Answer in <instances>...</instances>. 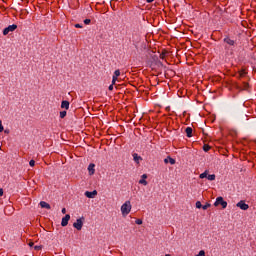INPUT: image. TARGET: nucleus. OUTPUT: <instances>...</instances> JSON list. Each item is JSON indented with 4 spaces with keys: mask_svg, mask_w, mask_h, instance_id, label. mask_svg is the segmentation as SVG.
<instances>
[{
    "mask_svg": "<svg viewBox=\"0 0 256 256\" xmlns=\"http://www.w3.org/2000/svg\"><path fill=\"white\" fill-rule=\"evenodd\" d=\"M131 201L127 200L125 203L122 204L121 206V213L123 217H127V215H129V213H131Z\"/></svg>",
    "mask_w": 256,
    "mask_h": 256,
    "instance_id": "1",
    "label": "nucleus"
},
{
    "mask_svg": "<svg viewBox=\"0 0 256 256\" xmlns=\"http://www.w3.org/2000/svg\"><path fill=\"white\" fill-rule=\"evenodd\" d=\"M200 179H208V181H215L216 175L215 174H209V170H205L203 173L199 175Z\"/></svg>",
    "mask_w": 256,
    "mask_h": 256,
    "instance_id": "2",
    "label": "nucleus"
},
{
    "mask_svg": "<svg viewBox=\"0 0 256 256\" xmlns=\"http://www.w3.org/2000/svg\"><path fill=\"white\" fill-rule=\"evenodd\" d=\"M219 205L222 206V209H227V201L223 199V197L216 198V201L214 203V207H219Z\"/></svg>",
    "mask_w": 256,
    "mask_h": 256,
    "instance_id": "3",
    "label": "nucleus"
},
{
    "mask_svg": "<svg viewBox=\"0 0 256 256\" xmlns=\"http://www.w3.org/2000/svg\"><path fill=\"white\" fill-rule=\"evenodd\" d=\"M16 29H17V24L9 25L3 30V35H9V33H13V31H15Z\"/></svg>",
    "mask_w": 256,
    "mask_h": 256,
    "instance_id": "4",
    "label": "nucleus"
},
{
    "mask_svg": "<svg viewBox=\"0 0 256 256\" xmlns=\"http://www.w3.org/2000/svg\"><path fill=\"white\" fill-rule=\"evenodd\" d=\"M83 219L84 218H78L76 222L73 223V227L77 229V231H81V229H83Z\"/></svg>",
    "mask_w": 256,
    "mask_h": 256,
    "instance_id": "5",
    "label": "nucleus"
},
{
    "mask_svg": "<svg viewBox=\"0 0 256 256\" xmlns=\"http://www.w3.org/2000/svg\"><path fill=\"white\" fill-rule=\"evenodd\" d=\"M236 207H239L242 211H247V209H249V204L245 203V200H241L236 204Z\"/></svg>",
    "mask_w": 256,
    "mask_h": 256,
    "instance_id": "6",
    "label": "nucleus"
},
{
    "mask_svg": "<svg viewBox=\"0 0 256 256\" xmlns=\"http://www.w3.org/2000/svg\"><path fill=\"white\" fill-rule=\"evenodd\" d=\"M121 76V70L117 69L114 71V74L112 76V83L113 85H115V83H117L118 77Z\"/></svg>",
    "mask_w": 256,
    "mask_h": 256,
    "instance_id": "7",
    "label": "nucleus"
},
{
    "mask_svg": "<svg viewBox=\"0 0 256 256\" xmlns=\"http://www.w3.org/2000/svg\"><path fill=\"white\" fill-rule=\"evenodd\" d=\"M70 219H71V215L66 214L65 217L62 218L61 226L62 227H67V225H69V220Z\"/></svg>",
    "mask_w": 256,
    "mask_h": 256,
    "instance_id": "8",
    "label": "nucleus"
},
{
    "mask_svg": "<svg viewBox=\"0 0 256 256\" xmlns=\"http://www.w3.org/2000/svg\"><path fill=\"white\" fill-rule=\"evenodd\" d=\"M97 195V190H93L92 192L86 191L85 192V197H87L88 199H95Z\"/></svg>",
    "mask_w": 256,
    "mask_h": 256,
    "instance_id": "9",
    "label": "nucleus"
},
{
    "mask_svg": "<svg viewBox=\"0 0 256 256\" xmlns=\"http://www.w3.org/2000/svg\"><path fill=\"white\" fill-rule=\"evenodd\" d=\"M224 43H226L230 47H235V40H233L229 37L224 38Z\"/></svg>",
    "mask_w": 256,
    "mask_h": 256,
    "instance_id": "10",
    "label": "nucleus"
},
{
    "mask_svg": "<svg viewBox=\"0 0 256 256\" xmlns=\"http://www.w3.org/2000/svg\"><path fill=\"white\" fill-rule=\"evenodd\" d=\"M147 174H143L142 176H141V179L139 180V184L140 185H144L145 187H146V185H148V182H147Z\"/></svg>",
    "mask_w": 256,
    "mask_h": 256,
    "instance_id": "11",
    "label": "nucleus"
},
{
    "mask_svg": "<svg viewBox=\"0 0 256 256\" xmlns=\"http://www.w3.org/2000/svg\"><path fill=\"white\" fill-rule=\"evenodd\" d=\"M89 175H95V164L91 163L88 166Z\"/></svg>",
    "mask_w": 256,
    "mask_h": 256,
    "instance_id": "12",
    "label": "nucleus"
},
{
    "mask_svg": "<svg viewBox=\"0 0 256 256\" xmlns=\"http://www.w3.org/2000/svg\"><path fill=\"white\" fill-rule=\"evenodd\" d=\"M185 133H186V136H187V137H189V138L193 137V128L187 127V128L185 129Z\"/></svg>",
    "mask_w": 256,
    "mask_h": 256,
    "instance_id": "13",
    "label": "nucleus"
},
{
    "mask_svg": "<svg viewBox=\"0 0 256 256\" xmlns=\"http://www.w3.org/2000/svg\"><path fill=\"white\" fill-rule=\"evenodd\" d=\"M61 109H66V111L69 110V101L63 100L61 102Z\"/></svg>",
    "mask_w": 256,
    "mask_h": 256,
    "instance_id": "14",
    "label": "nucleus"
},
{
    "mask_svg": "<svg viewBox=\"0 0 256 256\" xmlns=\"http://www.w3.org/2000/svg\"><path fill=\"white\" fill-rule=\"evenodd\" d=\"M133 159H134L135 163H137V165H139V162L143 160V158H141V156H139V154H137V153L133 154Z\"/></svg>",
    "mask_w": 256,
    "mask_h": 256,
    "instance_id": "15",
    "label": "nucleus"
},
{
    "mask_svg": "<svg viewBox=\"0 0 256 256\" xmlns=\"http://www.w3.org/2000/svg\"><path fill=\"white\" fill-rule=\"evenodd\" d=\"M40 207L42 209H51V205L49 203L45 202V201L40 202Z\"/></svg>",
    "mask_w": 256,
    "mask_h": 256,
    "instance_id": "16",
    "label": "nucleus"
},
{
    "mask_svg": "<svg viewBox=\"0 0 256 256\" xmlns=\"http://www.w3.org/2000/svg\"><path fill=\"white\" fill-rule=\"evenodd\" d=\"M67 117V111H61L60 112V119H65Z\"/></svg>",
    "mask_w": 256,
    "mask_h": 256,
    "instance_id": "17",
    "label": "nucleus"
},
{
    "mask_svg": "<svg viewBox=\"0 0 256 256\" xmlns=\"http://www.w3.org/2000/svg\"><path fill=\"white\" fill-rule=\"evenodd\" d=\"M203 208V204H201V201L196 202V209H201Z\"/></svg>",
    "mask_w": 256,
    "mask_h": 256,
    "instance_id": "18",
    "label": "nucleus"
},
{
    "mask_svg": "<svg viewBox=\"0 0 256 256\" xmlns=\"http://www.w3.org/2000/svg\"><path fill=\"white\" fill-rule=\"evenodd\" d=\"M209 207H211V204H210V203H207V204H205V205L202 206V209H203L204 211H207V209H209Z\"/></svg>",
    "mask_w": 256,
    "mask_h": 256,
    "instance_id": "19",
    "label": "nucleus"
},
{
    "mask_svg": "<svg viewBox=\"0 0 256 256\" xmlns=\"http://www.w3.org/2000/svg\"><path fill=\"white\" fill-rule=\"evenodd\" d=\"M203 149H204V151L207 153V151H210L211 146H209V145H204V146H203Z\"/></svg>",
    "mask_w": 256,
    "mask_h": 256,
    "instance_id": "20",
    "label": "nucleus"
},
{
    "mask_svg": "<svg viewBox=\"0 0 256 256\" xmlns=\"http://www.w3.org/2000/svg\"><path fill=\"white\" fill-rule=\"evenodd\" d=\"M243 89L246 91L247 89H249V83L244 82L243 83Z\"/></svg>",
    "mask_w": 256,
    "mask_h": 256,
    "instance_id": "21",
    "label": "nucleus"
},
{
    "mask_svg": "<svg viewBox=\"0 0 256 256\" xmlns=\"http://www.w3.org/2000/svg\"><path fill=\"white\" fill-rule=\"evenodd\" d=\"M245 75H247V71L241 70L240 71V77H245Z\"/></svg>",
    "mask_w": 256,
    "mask_h": 256,
    "instance_id": "22",
    "label": "nucleus"
},
{
    "mask_svg": "<svg viewBox=\"0 0 256 256\" xmlns=\"http://www.w3.org/2000/svg\"><path fill=\"white\" fill-rule=\"evenodd\" d=\"M135 223H136V225H143V220L137 219V220L135 221Z\"/></svg>",
    "mask_w": 256,
    "mask_h": 256,
    "instance_id": "23",
    "label": "nucleus"
},
{
    "mask_svg": "<svg viewBox=\"0 0 256 256\" xmlns=\"http://www.w3.org/2000/svg\"><path fill=\"white\" fill-rule=\"evenodd\" d=\"M169 163L170 165H175V159L169 157Z\"/></svg>",
    "mask_w": 256,
    "mask_h": 256,
    "instance_id": "24",
    "label": "nucleus"
},
{
    "mask_svg": "<svg viewBox=\"0 0 256 256\" xmlns=\"http://www.w3.org/2000/svg\"><path fill=\"white\" fill-rule=\"evenodd\" d=\"M74 27L76 29H83V25H81V24H75Z\"/></svg>",
    "mask_w": 256,
    "mask_h": 256,
    "instance_id": "25",
    "label": "nucleus"
},
{
    "mask_svg": "<svg viewBox=\"0 0 256 256\" xmlns=\"http://www.w3.org/2000/svg\"><path fill=\"white\" fill-rule=\"evenodd\" d=\"M29 165L30 167H35V160H30Z\"/></svg>",
    "mask_w": 256,
    "mask_h": 256,
    "instance_id": "26",
    "label": "nucleus"
},
{
    "mask_svg": "<svg viewBox=\"0 0 256 256\" xmlns=\"http://www.w3.org/2000/svg\"><path fill=\"white\" fill-rule=\"evenodd\" d=\"M90 23H91V19H85V20H84V24H85V25H89Z\"/></svg>",
    "mask_w": 256,
    "mask_h": 256,
    "instance_id": "27",
    "label": "nucleus"
},
{
    "mask_svg": "<svg viewBox=\"0 0 256 256\" xmlns=\"http://www.w3.org/2000/svg\"><path fill=\"white\" fill-rule=\"evenodd\" d=\"M3 123L1 122V120H0V133H3Z\"/></svg>",
    "mask_w": 256,
    "mask_h": 256,
    "instance_id": "28",
    "label": "nucleus"
},
{
    "mask_svg": "<svg viewBox=\"0 0 256 256\" xmlns=\"http://www.w3.org/2000/svg\"><path fill=\"white\" fill-rule=\"evenodd\" d=\"M113 85H115V84H113V82H112V84L108 87L109 91H113Z\"/></svg>",
    "mask_w": 256,
    "mask_h": 256,
    "instance_id": "29",
    "label": "nucleus"
},
{
    "mask_svg": "<svg viewBox=\"0 0 256 256\" xmlns=\"http://www.w3.org/2000/svg\"><path fill=\"white\" fill-rule=\"evenodd\" d=\"M34 249L35 251H39V249H41V246H35Z\"/></svg>",
    "mask_w": 256,
    "mask_h": 256,
    "instance_id": "30",
    "label": "nucleus"
},
{
    "mask_svg": "<svg viewBox=\"0 0 256 256\" xmlns=\"http://www.w3.org/2000/svg\"><path fill=\"white\" fill-rule=\"evenodd\" d=\"M0 197H3V188H0Z\"/></svg>",
    "mask_w": 256,
    "mask_h": 256,
    "instance_id": "31",
    "label": "nucleus"
},
{
    "mask_svg": "<svg viewBox=\"0 0 256 256\" xmlns=\"http://www.w3.org/2000/svg\"><path fill=\"white\" fill-rule=\"evenodd\" d=\"M65 213H67V209L63 208L62 209V214L65 215Z\"/></svg>",
    "mask_w": 256,
    "mask_h": 256,
    "instance_id": "32",
    "label": "nucleus"
},
{
    "mask_svg": "<svg viewBox=\"0 0 256 256\" xmlns=\"http://www.w3.org/2000/svg\"><path fill=\"white\" fill-rule=\"evenodd\" d=\"M155 0H146V3H153Z\"/></svg>",
    "mask_w": 256,
    "mask_h": 256,
    "instance_id": "33",
    "label": "nucleus"
},
{
    "mask_svg": "<svg viewBox=\"0 0 256 256\" xmlns=\"http://www.w3.org/2000/svg\"><path fill=\"white\" fill-rule=\"evenodd\" d=\"M160 57H161L162 59H165V54L162 53V54L160 55Z\"/></svg>",
    "mask_w": 256,
    "mask_h": 256,
    "instance_id": "34",
    "label": "nucleus"
},
{
    "mask_svg": "<svg viewBox=\"0 0 256 256\" xmlns=\"http://www.w3.org/2000/svg\"><path fill=\"white\" fill-rule=\"evenodd\" d=\"M164 163H169V159H164Z\"/></svg>",
    "mask_w": 256,
    "mask_h": 256,
    "instance_id": "35",
    "label": "nucleus"
},
{
    "mask_svg": "<svg viewBox=\"0 0 256 256\" xmlns=\"http://www.w3.org/2000/svg\"><path fill=\"white\" fill-rule=\"evenodd\" d=\"M29 247H33V242H30V243H29Z\"/></svg>",
    "mask_w": 256,
    "mask_h": 256,
    "instance_id": "36",
    "label": "nucleus"
},
{
    "mask_svg": "<svg viewBox=\"0 0 256 256\" xmlns=\"http://www.w3.org/2000/svg\"><path fill=\"white\" fill-rule=\"evenodd\" d=\"M165 256H171L170 254H166Z\"/></svg>",
    "mask_w": 256,
    "mask_h": 256,
    "instance_id": "37",
    "label": "nucleus"
}]
</instances>
